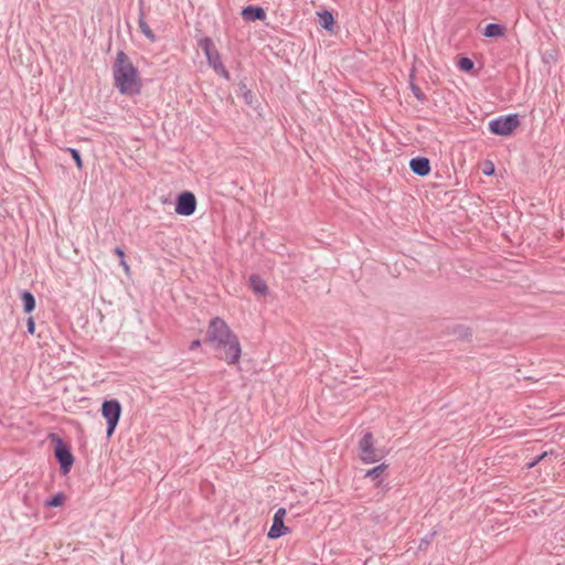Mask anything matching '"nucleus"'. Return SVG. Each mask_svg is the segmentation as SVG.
I'll use <instances>...</instances> for the list:
<instances>
[{
    "label": "nucleus",
    "instance_id": "obj_2",
    "mask_svg": "<svg viewBox=\"0 0 565 565\" xmlns=\"http://www.w3.org/2000/svg\"><path fill=\"white\" fill-rule=\"evenodd\" d=\"M113 77L120 94L128 96L140 94L142 81L139 72L122 51L117 53L113 66Z\"/></svg>",
    "mask_w": 565,
    "mask_h": 565
},
{
    "label": "nucleus",
    "instance_id": "obj_8",
    "mask_svg": "<svg viewBox=\"0 0 565 565\" xmlns=\"http://www.w3.org/2000/svg\"><path fill=\"white\" fill-rule=\"evenodd\" d=\"M196 199L192 192H182L175 202V213L182 216H190L195 212Z\"/></svg>",
    "mask_w": 565,
    "mask_h": 565
},
{
    "label": "nucleus",
    "instance_id": "obj_7",
    "mask_svg": "<svg viewBox=\"0 0 565 565\" xmlns=\"http://www.w3.org/2000/svg\"><path fill=\"white\" fill-rule=\"evenodd\" d=\"M201 46L203 47V50L205 52L209 64L222 76H224L225 78H228V73L221 62V56H220L218 52L213 49L212 41L210 39H205L201 43Z\"/></svg>",
    "mask_w": 565,
    "mask_h": 565
},
{
    "label": "nucleus",
    "instance_id": "obj_3",
    "mask_svg": "<svg viewBox=\"0 0 565 565\" xmlns=\"http://www.w3.org/2000/svg\"><path fill=\"white\" fill-rule=\"evenodd\" d=\"M49 438L53 445L54 456L60 463L61 472L64 476L68 475L75 460L70 444L56 434H51Z\"/></svg>",
    "mask_w": 565,
    "mask_h": 565
},
{
    "label": "nucleus",
    "instance_id": "obj_16",
    "mask_svg": "<svg viewBox=\"0 0 565 565\" xmlns=\"http://www.w3.org/2000/svg\"><path fill=\"white\" fill-rule=\"evenodd\" d=\"M65 500H66V497L64 493L62 492H58L56 493L53 498H51L50 500H47L45 502V505L46 507H50V508H57V507H62L64 503H65Z\"/></svg>",
    "mask_w": 565,
    "mask_h": 565
},
{
    "label": "nucleus",
    "instance_id": "obj_24",
    "mask_svg": "<svg viewBox=\"0 0 565 565\" xmlns=\"http://www.w3.org/2000/svg\"><path fill=\"white\" fill-rule=\"evenodd\" d=\"M28 331L29 333L33 334L35 331V322L32 317L28 319Z\"/></svg>",
    "mask_w": 565,
    "mask_h": 565
},
{
    "label": "nucleus",
    "instance_id": "obj_4",
    "mask_svg": "<svg viewBox=\"0 0 565 565\" xmlns=\"http://www.w3.org/2000/svg\"><path fill=\"white\" fill-rule=\"evenodd\" d=\"M360 458L365 463H373L379 461L385 451L375 446V440L372 434H365L360 440Z\"/></svg>",
    "mask_w": 565,
    "mask_h": 565
},
{
    "label": "nucleus",
    "instance_id": "obj_18",
    "mask_svg": "<svg viewBox=\"0 0 565 565\" xmlns=\"http://www.w3.org/2000/svg\"><path fill=\"white\" fill-rule=\"evenodd\" d=\"M139 29L151 42L156 41V35L146 21L139 20Z\"/></svg>",
    "mask_w": 565,
    "mask_h": 565
},
{
    "label": "nucleus",
    "instance_id": "obj_21",
    "mask_svg": "<svg viewBox=\"0 0 565 565\" xmlns=\"http://www.w3.org/2000/svg\"><path fill=\"white\" fill-rule=\"evenodd\" d=\"M68 152L71 153L72 158L74 159L76 167L78 169H82L83 168V161H82L79 152L76 149H73V148H70Z\"/></svg>",
    "mask_w": 565,
    "mask_h": 565
},
{
    "label": "nucleus",
    "instance_id": "obj_23",
    "mask_svg": "<svg viewBox=\"0 0 565 565\" xmlns=\"http://www.w3.org/2000/svg\"><path fill=\"white\" fill-rule=\"evenodd\" d=\"M411 86H412V89H413V93L414 95L416 96L417 99H420L422 98V90H420V87L415 85L413 82L411 83Z\"/></svg>",
    "mask_w": 565,
    "mask_h": 565
},
{
    "label": "nucleus",
    "instance_id": "obj_13",
    "mask_svg": "<svg viewBox=\"0 0 565 565\" xmlns=\"http://www.w3.org/2000/svg\"><path fill=\"white\" fill-rule=\"evenodd\" d=\"M319 21L321 26L327 30H331L334 23L333 15L329 11H323L318 13Z\"/></svg>",
    "mask_w": 565,
    "mask_h": 565
},
{
    "label": "nucleus",
    "instance_id": "obj_17",
    "mask_svg": "<svg viewBox=\"0 0 565 565\" xmlns=\"http://www.w3.org/2000/svg\"><path fill=\"white\" fill-rule=\"evenodd\" d=\"M412 170L418 174L424 175V158H415L411 161Z\"/></svg>",
    "mask_w": 565,
    "mask_h": 565
},
{
    "label": "nucleus",
    "instance_id": "obj_10",
    "mask_svg": "<svg viewBox=\"0 0 565 565\" xmlns=\"http://www.w3.org/2000/svg\"><path fill=\"white\" fill-rule=\"evenodd\" d=\"M242 15L246 21L264 20L266 12L258 7H247L242 11Z\"/></svg>",
    "mask_w": 565,
    "mask_h": 565
},
{
    "label": "nucleus",
    "instance_id": "obj_22",
    "mask_svg": "<svg viewBox=\"0 0 565 565\" xmlns=\"http://www.w3.org/2000/svg\"><path fill=\"white\" fill-rule=\"evenodd\" d=\"M547 455L546 451H544L543 454H541L540 456L535 457L533 460L529 461L525 463V467L527 469H532L534 468L545 456Z\"/></svg>",
    "mask_w": 565,
    "mask_h": 565
},
{
    "label": "nucleus",
    "instance_id": "obj_28",
    "mask_svg": "<svg viewBox=\"0 0 565 565\" xmlns=\"http://www.w3.org/2000/svg\"><path fill=\"white\" fill-rule=\"evenodd\" d=\"M429 171H430L429 160L426 158V175L429 173Z\"/></svg>",
    "mask_w": 565,
    "mask_h": 565
},
{
    "label": "nucleus",
    "instance_id": "obj_15",
    "mask_svg": "<svg viewBox=\"0 0 565 565\" xmlns=\"http://www.w3.org/2000/svg\"><path fill=\"white\" fill-rule=\"evenodd\" d=\"M386 468H387V465L381 463V465L367 470L365 473V477L370 478L372 480H377L383 475V472L386 470Z\"/></svg>",
    "mask_w": 565,
    "mask_h": 565
},
{
    "label": "nucleus",
    "instance_id": "obj_9",
    "mask_svg": "<svg viewBox=\"0 0 565 565\" xmlns=\"http://www.w3.org/2000/svg\"><path fill=\"white\" fill-rule=\"evenodd\" d=\"M121 406L118 401H105L102 406V414L107 424H117L120 417Z\"/></svg>",
    "mask_w": 565,
    "mask_h": 565
},
{
    "label": "nucleus",
    "instance_id": "obj_25",
    "mask_svg": "<svg viewBox=\"0 0 565 565\" xmlns=\"http://www.w3.org/2000/svg\"><path fill=\"white\" fill-rule=\"evenodd\" d=\"M484 174L490 175L494 172L493 164L491 162L488 163L487 169L483 170Z\"/></svg>",
    "mask_w": 565,
    "mask_h": 565
},
{
    "label": "nucleus",
    "instance_id": "obj_14",
    "mask_svg": "<svg viewBox=\"0 0 565 565\" xmlns=\"http://www.w3.org/2000/svg\"><path fill=\"white\" fill-rule=\"evenodd\" d=\"M22 301H23V305H24V311L25 312H31L34 310L35 308V299L33 297V295L29 291H25L22 294Z\"/></svg>",
    "mask_w": 565,
    "mask_h": 565
},
{
    "label": "nucleus",
    "instance_id": "obj_27",
    "mask_svg": "<svg viewBox=\"0 0 565 565\" xmlns=\"http://www.w3.org/2000/svg\"><path fill=\"white\" fill-rule=\"evenodd\" d=\"M116 426H108V429H107V438H110L111 435L114 434V429H115Z\"/></svg>",
    "mask_w": 565,
    "mask_h": 565
},
{
    "label": "nucleus",
    "instance_id": "obj_6",
    "mask_svg": "<svg viewBox=\"0 0 565 565\" xmlns=\"http://www.w3.org/2000/svg\"><path fill=\"white\" fill-rule=\"evenodd\" d=\"M287 511L285 508H279L273 518V524L267 533L269 540H276L280 536L287 535L291 532L290 527L285 524Z\"/></svg>",
    "mask_w": 565,
    "mask_h": 565
},
{
    "label": "nucleus",
    "instance_id": "obj_11",
    "mask_svg": "<svg viewBox=\"0 0 565 565\" xmlns=\"http://www.w3.org/2000/svg\"><path fill=\"white\" fill-rule=\"evenodd\" d=\"M249 286L253 291L259 296H266L268 294V286L259 276H252L249 278Z\"/></svg>",
    "mask_w": 565,
    "mask_h": 565
},
{
    "label": "nucleus",
    "instance_id": "obj_26",
    "mask_svg": "<svg viewBox=\"0 0 565 565\" xmlns=\"http://www.w3.org/2000/svg\"><path fill=\"white\" fill-rule=\"evenodd\" d=\"M200 345H201V342L199 340H194L190 345V350H194V349L199 348Z\"/></svg>",
    "mask_w": 565,
    "mask_h": 565
},
{
    "label": "nucleus",
    "instance_id": "obj_1",
    "mask_svg": "<svg viewBox=\"0 0 565 565\" xmlns=\"http://www.w3.org/2000/svg\"><path fill=\"white\" fill-rule=\"evenodd\" d=\"M205 342L213 343L223 351L222 359L230 365L238 363L242 355V347L236 334L221 318L210 321Z\"/></svg>",
    "mask_w": 565,
    "mask_h": 565
},
{
    "label": "nucleus",
    "instance_id": "obj_19",
    "mask_svg": "<svg viewBox=\"0 0 565 565\" xmlns=\"http://www.w3.org/2000/svg\"><path fill=\"white\" fill-rule=\"evenodd\" d=\"M473 66H475L473 62L470 58H468V57H461L458 61V67L461 71L470 72L473 68Z\"/></svg>",
    "mask_w": 565,
    "mask_h": 565
},
{
    "label": "nucleus",
    "instance_id": "obj_5",
    "mask_svg": "<svg viewBox=\"0 0 565 565\" xmlns=\"http://www.w3.org/2000/svg\"><path fill=\"white\" fill-rule=\"evenodd\" d=\"M519 116L513 114L491 120L489 122V129L494 135L509 136L519 127Z\"/></svg>",
    "mask_w": 565,
    "mask_h": 565
},
{
    "label": "nucleus",
    "instance_id": "obj_20",
    "mask_svg": "<svg viewBox=\"0 0 565 565\" xmlns=\"http://www.w3.org/2000/svg\"><path fill=\"white\" fill-rule=\"evenodd\" d=\"M115 254L120 258V265L122 266L126 274H129L130 267L125 260V253L120 247L115 248Z\"/></svg>",
    "mask_w": 565,
    "mask_h": 565
},
{
    "label": "nucleus",
    "instance_id": "obj_12",
    "mask_svg": "<svg viewBox=\"0 0 565 565\" xmlns=\"http://www.w3.org/2000/svg\"><path fill=\"white\" fill-rule=\"evenodd\" d=\"M505 33V28L498 23H490L484 28L483 35L487 38H500Z\"/></svg>",
    "mask_w": 565,
    "mask_h": 565
}]
</instances>
